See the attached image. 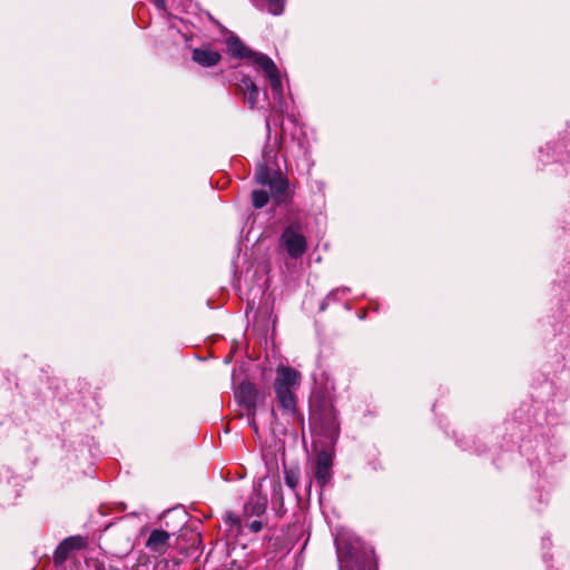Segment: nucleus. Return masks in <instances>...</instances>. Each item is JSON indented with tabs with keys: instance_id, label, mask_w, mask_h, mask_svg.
Masks as SVG:
<instances>
[{
	"instance_id": "nucleus-19",
	"label": "nucleus",
	"mask_w": 570,
	"mask_h": 570,
	"mask_svg": "<svg viewBox=\"0 0 570 570\" xmlns=\"http://www.w3.org/2000/svg\"><path fill=\"white\" fill-rule=\"evenodd\" d=\"M245 518L235 514L234 512H226L224 515V521L230 527H236L240 529L243 527Z\"/></svg>"
},
{
	"instance_id": "nucleus-14",
	"label": "nucleus",
	"mask_w": 570,
	"mask_h": 570,
	"mask_svg": "<svg viewBox=\"0 0 570 570\" xmlns=\"http://www.w3.org/2000/svg\"><path fill=\"white\" fill-rule=\"evenodd\" d=\"M285 484L291 489L295 490L299 482V470L297 468L284 466Z\"/></svg>"
},
{
	"instance_id": "nucleus-9",
	"label": "nucleus",
	"mask_w": 570,
	"mask_h": 570,
	"mask_svg": "<svg viewBox=\"0 0 570 570\" xmlns=\"http://www.w3.org/2000/svg\"><path fill=\"white\" fill-rule=\"evenodd\" d=\"M83 540L81 537H70L65 539L55 550V562L62 563L68 558L71 551L82 548Z\"/></svg>"
},
{
	"instance_id": "nucleus-5",
	"label": "nucleus",
	"mask_w": 570,
	"mask_h": 570,
	"mask_svg": "<svg viewBox=\"0 0 570 570\" xmlns=\"http://www.w3.org/2000/svg\"><path fill=\"white\" fill-rule=\"evenodd\" d=\"M235 397L247 412L253 416L256 415V404L258 400V391L256 386L248 381L239 383L235 390Z\"/></svg>"
},
{
	"instance_id": "nucleus-13",
	"label": "nucleus",
	"mask_w": 570,
	"mask_h": 570,
	"mask_svg": "<svg viewBox=\"0 0 570 570\" xmlns=\"http://www.w3.org/2000/svg\"><path fill=\"white\" fill-rule=\"evenodd\" d=\"M222 59L219 52L210 49H194L193 60L203 67L216 66Z\"/></svg>"
},
{
	"instance_id": "nucleus-17",
	"label": "nucleus",
	"mask_w": 570,
	"mask_h": 570,
	"mask_svg": "<svg viewBox=\"0 0 570 570\" xmlns=\"http://www.w3.org/2000/svg\"><path fill=\"white\" fill-rule=\"evenodd\" d=\"M272 488H273L272 502L275 505L283 507L284 498H283V489H282L281 482L278 480H273Z\"/></svg>"
},
{
	"instance_id": "nucleus-6",
	"label": "nucleus",
	"mask_w": 570,
	"mask_h": 570,
	"mask_svg": "<svg viewBox=\"0 0 570 570\" xmlns=\"http://www.w3.org/2000/svg\"><path fill=\"white\" fill-rule=\"evenodd\" d=\"M333 455L330 452L321 451L316 455L315 481L324 488L332 479Z\"/></svg>"
},
{
	"instance_id": "nucleus-1",
	"label": "nucleus",
	"mask_w": 570,
	"mask_h": 570,
	"mask_svg": "<svg viewBox=\"0 0 570 570\" xmlns=\"http://www.w3.org/2000/svg\"><path fill=\"white\" fill-rule=\"evenodd\" d=\"M226 45L232 57L253 59L254 63L264 71L265 77L269 81L273 98L281 101L283 98V83L281 72L275 62L267 55L253 51L238 37H229Z\"/></svg>"
},
{
	"instance_id": "nucleus-15",
	"label": "nucleus",
	"mask_w": 570,
	"mask_h": 570,
	"mask_svg": "<svg viewBox=\"0 0 570 570\" xmlns=\"http://www.w3.org/2000/svg\"><path fill=\"white\" fill-rule=\"evenodd\" d=\"M324 420H325V430L331 434H335L338 429V423L336 420L335 411L333 409H330L325 413Z\"/></svg>"
},
{
	"instance_id": "nucleus-20",
	"label": "nucleus",
	"mask_w": 570,
	"mask_h": 570,
	"mask_svg": "<svg viewBox=\"0 0 570 570\" xmlns=\"http://www.w3.org/2000/svg\"><path fill=\"white\" fill-rule=\"evenodd\" d=\"M350 291L351 289L346 286L337 287V288L331 291L326 296H327V299H331V302H337L343 296L347 295L350 293Z\"/></svg>"
},
{
	"instance_id": "nucleus-3",
	"label": "nucleus",
	"mask_w": 570,
	"mask_h": 570,
	"mask_svg": "<svg viewBox=\"0 0 570 570\" xmlns=\"http://www.w3.org/2000/svg\"><path fill=\"white\" fill-rule=\"evenodd\" d=\"M301 373L289 366H278L274 380L276 401L285 414L293 415L296 411L295 391L301 384Z\"/></svg>"
},
{
	"instance_id": "nucleus-10",
	"label": "nucleus",
	"mask_w": 570,
	"mask_h": 570,
	"mask_svg": "<svg viewBox=\"0 0 570 570\" xmlns=\"http://www.w3.org/2000/svg\"><path fill=\"white\" fill-rule=\"evenodd\" d=\"M271 153L272 151L264 153V155H263L264 161L262 164H258L256 174H255V178H256L257 183L263 186H267L272 180H274V177H276V175L281 174L279 169H272V168H269V166L267 164L269 161V159L272 158Z\"/></svg>"
},
{
	"instance_id": "nucleus-7",
	"label": "nucleus",
	"mask_w": 570,
	"mask_h": 570,
	"mask_svg": "<svg viewBox=\"0 0 570 570\" xmlns=\"http://www.w3.org/2000/svg\"><path fill=\"white\" fill-rule=\"evenodd\" d=\"M267 508V498L263 495L257 489L254 490L248 498L243 509V518L261 517L265 513Z\"/></svg>"
},
{
	"instance_id": "nucleus-16",
	"label": "nucleus",
	"mask_w": 570,
	"mask_h": 570,
	"mask_svg": "<svg viewBox=\"0 0 570 570\" xmlns=\"http://www.w3.org/2000/svg\"><path fill=\"white\" fill-rule=\"evenodd\" d=\"M253 206L255 208H263L269 200V195L266 190L258 189L252 193Z\"/></svg>"
},
{
	"instance_id": "nucleus-4",
	"label": "nucleus",
	"mask_w": 570,
	"mask_h": 570,
	"mask_svg": "<svg viewBox=\"0 0 570 570\" xmlns=\"http://www.w3.org/2000/svg\"><path fill=\"white\" fill-rule=\"evenodd\" d=\"M279 246L291 258H301L307 249V242L301 227L294 224L287 226L279 237Z\"/></svg>"
},
{
	"instance_id": "nucleus-12",
	"label": "nucleus",
	"mask_w": 570,
	"mask_h": 570,
	"mask_svg": "<svg viewBox=\"0 0 570 570\" xmlns=\"http://www.w3.org/2000/svg\"><path fill=\"white\" fill-rule=\"evenodd\" d=\"M271 189L272 197L277 204L286 202L288 197V181L282 175H276L274 180L267 185Z\"/></svg>"
},
{
	"instance_id": "nucleus-21",
	"label": "nucleus",
	"mask_w": 570,
	"mask_h": 570,
	"mask_svg": "<svg viewBox=\"0 0 570 570\" xmlns=\"http://www.w3.org/2000/svg\"><path fill=\"white\" fill-rule=\"evenodd\" d=\"M244 527H246L250 532L257 533L263 529V522L261 520H253L250 522H247L246 519L244 520Z\"/></svg>"
},
{
	"instance_id": "nucleus-23",
	"label": "nucleus",
	"mask_w": 570,
	"mask_h": 570,
	"mask_svg": "<svg viewBox=\"0 0 570 570\" xmlns=\"http://www.w3.org/2000/svg\"><path fill=\"white\" fill-rule=\"evenodd\" d=\"M157 9L164 10L166 7L165 0H150Z\"/></svg>"
},
{
	"instance_id": "nucleus-8",
	"label": "nucleus",
	"mask_w": 570,
	"mask_h": 570,
	"mask_svg": "<svg viewBox=\"0 0 570 570\" xmlns=\"http://www.w3.org/2000/svg\"><path fill=\"white\" fill-rule=\"evenodd\" d=\"M236 86L240 94L244 95L245 102L249 108H254L258 101L259 89L250 77L242 75L239 78L236 77Z\"/></svg>"
},
{
	"instance_id": "nucleus-22",
	"label": "nucleus",
	"mask_w": 570,
	"mask_h": 570,
	"mask_svg": "<svg viewBox=\"0 0 570 570\" xmlns=\"http://www.w3.org/2000/svg\"><path fill=\"white\" fill-rule=\"evenodd\" d=\"M247 415H248V424L249 426L254 430L255 433L258 432V426H257V423L255 421V416H253L249 412H247Z\"/></svg>"
},
{
	"instance_id": "nucleus-18",
	"label": "nucleus",
	"mask_w": 570,
	"mask_h": 570,
	"mask_svg": "<svg viewBox=\"0 0 570 570\" xmlns=\"http://www.w3.org/2000/svg\"><path fill=\"white\" fill-rule=\"evenodd\" d=\"M268 11L274 16H279L284 12L286 0H266Z\"/></svg>"
},
{
	"instance_id": "nucleus-24",
	"label": "nucleus",
	"mask_w": 570,
	"mask_h": 570,
	"mask_svg": "<svg viewBox=\"0 0 570 570\" xmlns=\"http://www.w3.org/2000/svg\"><path fill=\"white\" fill-rule=\"evenodd\" d=\"M331 303V299H327V296L322 301L321 305H320V309L321 311H325L327 308V306L330 305Z\"/></svg>"
},
{
	"instance_id": "nucleus-2",
	"label": "nucleus",
	"mask_w": 570,
	"mask_h": 570,
	"mask_svg": "<svg viewBox=\"0 0 570 570\" xmlns=\"http://www.w3.org/2000/svg\"><path fill=\"white\" fill-rule=\"evenodd\" d=\"M340 570H374L373 550L358 539H335Z\"/></svg>"
},
{
	"instance_id": "nucleus-11",
	"label": "nucleus",
	"mask_w": 570,
	"mask_h": 570,
	"mask_svg": "<svg viewBox=\"0 0 570 570\" xmlns=\"http://www.w3.org/2000/svg\"><path fill=\"white\" fill-rule=\"evenodd\" d=\"M169 538H170V535L167 531L155 529L149 534L147 542H146V547L151 552L163 553V552H165V550L168 546Z\"/></svg>"
}]
</instances>
